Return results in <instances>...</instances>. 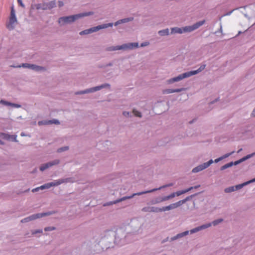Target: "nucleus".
I'll return each instance as SVG.
<instances>
[{"instance_id": "11", "label": "nucleus", "mask_w": 255, "mask_h": 255, "mask_svg": "<svg viewBox=\"0 0 255 255\" xmlns=\"http://www.w3.org/2000/svg\"><path fill=\"white\" fill-rule=\"evenodd\" d=\"M50 214H51V213H50V212L44 213H38V214H34L29 217H28L27 218H25L22 219L21 221V222L22 223L28 222L30 221L34 220L36 219H38V218H41V217L49 215Z\"/></svg>"}, {"instance_id": "25", "label": "nucleus", "mask_w": 255, "mask_h": 255, "mask_svg": "<svg viewBox=\"0 0 255 255\" xmlns=\"http://www.w3.org/2000/svg\"><path fill=\"white\" fill-rule=\"evenodd\" d=\"M158 33L161 36L168 35L169 34V29L166 28L160 30L158 31Z\"/></svg>"}, {"instance_id": "30", "label": "nucleus", "mask_w": 255, "mask_h": 255, "mask_svg": "<svg viewBox=\"0 0 255 255\" xmlns=\"http://www.w3.org/2000/svg\"><path fill=\"white\" fill-rule=\"evenodd\" d=\"M49 9H51L55 6L56 2L55 1H51L47 3Z\"/></svg>"}, {"instance_id": "22", "label": "nucleus", "mask_w": 255, "mask_h": 255, "mask_svg": "<svg viewBox=\"0 0 255 255\" xmlns=\"http://www.w3.org/2000/svg\"><path fill=\"white\" fill-rule=\"evenodd\" d=\"M133 19V17H130V18H124V19H121V20H118V21H117L115 23V25H118L119 24H121V23H122L128 22V21H132Z\"/></svg>"}, {"instance_id": "35", "label": "nucleus", "mask_w": 255, "mask_h": 255, "mask_svg": "<svg viewBox=\"0 0 255 255\" xmlns=\"http://www.w3.org/2000/svg\"><path fill=\"white\" fill-rule=\"evenodd\" d=\"M55 229V227H48L45 228L44 230H45V231H50L54 230Z\"/></svg>"}, {"instance_id": "19", "label": "nucleus", "mask_w": 255, "mask_h": 255, "mask_svg": "<svg viewBox=\"0 0 255 255\" xmlns=\"http://www.w3.org/2000/svg\"><path fill=\"white\" fill-rule=\"evenodd\" d=\"M199 187H200V185H197V186H196L195 187H190V188H188L187 189L181 190V191H177V192H176L175 193L176 196H180L182 194H183L184 193H186L191 191V190H192L194 188H198Z\"/></svg>"}, {"instance_id": "20", "label": "nucleus", "mask_w": 255, "mask_h": 255, "mask_svg": "<svg viewBox=\"0 0 255 255\" xmlns=\"http://www.w3.org/2000/svg\"><path fill=\"white\" fill-rule=\"evenodd\" d=\"M184 90H185V89H184V88L176 89H166L163 91V94H170V93H175V92H180Z\"/></svg>"}, {"instance_id": "9", "label": "nucleus", "mask_w": 255, "mask_h": 255, "mask_svg": "<svg viewBox=\"0 0 255 255\" xmlns=\"http://www.w3.org/2000/svg\"><path fill=\"white\" fill-rule=\"evenodd\" d=\"M64 181L63 180H55L54 182H52L50 183H48L46 184H45L39 187L35 188L34 189H33L32 190V192H35L38 191L39 189L43 190L45 189H48L52 186H58L62 183H63Z\"/></svg>"}, {"instance_id": "32", "label": "nucleus", "mask_w": 255, "mask_h": 255, "mask_svg": "<svg viewBox=\"0 0 255 255\" xmlns=\"http://www.w3.org/2000/svg\"><path fill=\"white\" fill-rule=\"evenodd\" d=\"M150 212H160V208L155 207H150Z\"/></svg>"}, {"instance_id": "24", "label": "nucleus", "mask_w": 255, "mask_h": 255, "mask_svg": "<svg viewBox=\"0 0 255 255\" xmlns=\"http://www.w3.org/2000/svg\"><path fill=\"white\" fill-rule=\"evenodd\" d=\"M234 152V151H233L231 153H227V154L224 155L223 156H221L218 158L216 159L215 160V162L217 163L219 161H221V160L229 157L230 155H231Z\"/></svg>"}, {"instance_id": "26", "label": "nucleus", "mask_w": 255, "mask_h": 255, "mask_svg": "<svg viewBox=\"0 0 255 255\" xmlns=\"http://www.w3.org/2000/svg\"><path fill=\"white\" fill-rule=\"evenodd\" d=\"M124 115L125 116H127L129 114H130V116H131V114L135 116V117H141V113H128V112H127V113H123Z\"/></svg>"}, {"instance_id": "42", "label": "nucleus", "mask_w": 255, "mask_h": 255, "mask_svg": "<svg viewBox=\"0 0 255 255\" xmlns=\"http://www.w3.org/2000/svg\"><path fill=\"white\" fill-rule=\"evenodd\" d=\"M168 196H169V199H170L171 198H174L176 196V194L175 193H173Z\"/></svg>"}, {"instance_id": "17", "label": "nucleus", "mask_w": 255, "mask_h": 255, "mask_svg": "<svg viewBox=\"0 0 255 255\" xmlns=\"http://www.w3.org/2000/svg\"><path fill=\"white\" fill-rule=\"evenodd\" d=\"M187 200H188V198H187L185 199L179 201L178 202H177L176 203L170 204L169 205L170 210L174 209H175V208L180 206L181 205H182V204L185 203Z\"/></svg>"}, {"instance_id": "43", "label": "nucleus", "mask_w": 255, "mask_h": 255, "mask_svg": "<svg viewBox=\"0 0 255 255\" xmlns=\"http://www.w3.org/2000/svg\"><path fill=\"white\" fill-rule=\"evenodd\" d=\"M148 44H149L148 42L142 43L141 44V47L145 46L148 45Z\"/></svg>"}, {"instance_id": "38", "label": "nucleus", "mask_w": 255, "mask_h": 255, "mask_svg": "<svg viewBox=\"0 0 255 255\" xmlns=\"http://www.w3.org/2000/svg\"><path fill=\"white\" fill-rule=\"evenodd\" d=\"M255 153H253L252 154H249V155H247L246 156H245L242 158V160L244 161V160L251 157Z\"/></svg>"}, {"instance_id": "3", "label": "nucleus", "mask_w": 255, "mask_h": 255, "mask_svg": "<svg viewBox=\"0 0 255 255\" xmlns=\"http://www.w3.org/2000/svg\"><path fill=\"white\" fill-rule=\"evenodd\" d=\"M92 12H86V13H80L78 14H75L73 15H70L68 16H64V17H61L59 18L58 22L60 24H63L65 23H70L71 22H74L76 19L84 17L85 16H88L92 14Z\"/></svg>"}, {"instance_id": "41", "label": "nucleus", "mask_w": 255, "mask_h": 255, "mask_svg": "<svg viewBox=\"0 0 255 255\" xmlns=\"http://www.w3.org/2000/svg\"><path fill=\"white\" fill-rule=\"evenodd\" d=\"M17 2L18 4L21 5L22 7H24V4L22 3V0H17Z\"/></svg>"}, {"instance_id": "14", "label": "nucleus", "mask_w": 255, "mask_h": 255, "mask_svg": "<svg viewBox=\"0 0 255 255\" xmlns=\"http://www.w3.org/2000/svg\"><path fill=\"white\" fill-rule=\"evenodd\" d=\"M213 162V160L211 159L207 162L204 163L203 164L200 165L197 167L194 168L192 170V172L194 173H196L199 171H201L207 167H208Z\"/></svg>"}, {"instance_id": "45", "label": "nucleus", "mask_w": 255, "mask_h": 255, "mask_svg": "<svg viewBox=\"0 0 255 255\" xmlns=\"http://www.w3.org/2000/svg\"><path fill=\"white\" fill-rule=\"evenodd\" d=\"M4 143L1 140H0V144H3Z\"/></svg>"}, {"instance_id": "12", "label": "nucleus", "mask_w": 255, "mask_h": 255, "mask_svg": "<svg viewBox=\"0 0 255 255\" xmlns=\"http://www.w3.org/2000/svg\"><path fill=\"white\" fill-rule=\"evenodd\" d=\"M110 86V85L109 84H103L100 86H97V87H95L94 88H92L86 90L85 91L78 92L76 94H85V93H88L94 92L100 90L101 89L104 88H106V87L109 88Z\"/></svg>"}, {"instance_id": "33", "label": "nucleus", "mask_w": 255, "mask_h": 255, "mask_svg": "<svg viewBox=\"0 0 255 255\" xmlns=\"http://www.w3.org/2000/svg\"><path fill=\"white\" fill-rule=\"evenodd\" d=\"M169 199H169V196H165L164 197H162L160 201H156L155 203H159V202H161L167 201V200H168Z\"/></svg>"}, {"instance_id": "23", "label": "nucleus", "mask_w": 255, "mask_h": 255, "mask_svg": "<svg viewBox=\"0 0 255 255\" xmlns=\"http://www.w3.org/2000/svg\"><path fill=\"white\" fill-rule=\"evenodd\" d=\"M254 181H255V178L252 180H250L248 182H245L243 184H239V185H237L235 186H234L235 187V190H239V189H241L244 185H247L248 184L250 183H251V182H253Z\"/></svg>"}, {"instance_id": "21", "label": "nucleus", "mask_w": 255, "mask_h": 255, "mask_svg": "<svg viewBox=\"0 0 255 255\" xmlns=\"http://www.w3.org/2000/svg\"><path fill=\"white\" fill-rule=\"evenodd\" d=\"M0 103H2V104H3V105H4L5 106H10V107H13V108H19V107H21V106L20 105L16 104L11 103L10 102H6V101H3V100H1Z\"/></svg>"}, {"instance_id": "46", "label": "nucleus", "mask_w": 255, "mask_h": 255, "mask_svg": "<svg viewBox=\"0 0 255 255\" xmlns=\"http://www.w3.org/2000/svg\"><path fill=\"white\" fill-rule=\"evenodd\" d=\"M252 117H255V113H252Z\"/></svg>"}, {"instance_id": "31", "label": "nucleus", "mask_w": 255, "mask_h": 255, "mask_svg": "<svg viewBox=\"0 0 255 255\" xmlns=\"http://www.w3.org/2000/svg\"><path fill=\"white\" fill-rule=\"evenodd\" d=\"M235 191V187L234 186H231L228 188H227L225 189V192L226 193H230Z\"/></svg>"}, {"instance_id": "10", "label": "nucleus", "mask_w": 255, "mask_h": 255, "mask_svg": "<svg viewBox=\"0 0 255 255\" xmlns=\"http://www.w3.org/2000/svg\"><path fill=\"white\" fill-rule=\"evenodd\" d=\"M222 221H223L222 219H218V220H215L212 223H209V224H207L206 225H203L202 226L195 228L191 230L190 231V232H191V233H196V232H198L202 229H205L210 227L212 225V224L214 226H216V225H218V224L220 223L221 222H222Z\"/></svg>"}, {"instance_id": "48", "label": "nucleus", "mask_w": 255, "mask_h": 255, "mask_svg": "<svg viewBox=\"0 0 255 255\" xmlns=\"http://www.w3.org/2000/svg\"><path fill=\"white\" fill-rule=\"evenodd\" d=\"M132 112H135V111L134 110H133V111H132Z\"/></svg>"}, {"instance_id": "29", "label": "nucleus", "mask_w": 255, "mask_h": 255, "mask_svg": "<svg viewBox=\"0 0 255 255\" xmlns=\"http://www.w3.org/2000/svg\"><path fill=\"white\" fill-rule=\"evenodd\" d=\"M37 8H41L43 10L49 9L47 3L39 4L38 5Z\"/></svg>"}, {"instance_id": "2", "label": "nucleus", "mask_w": 255, "mask_h": 255, "mask_svg": "<svg viewBox=\"0 0 255 255\" xmlns=\"http://www.w3.org/2000/svg\"><path fill=\"white\" fill-rule=\"evenodd\" d=\"M204 22H205V20L200 21H199V22L195 23L194 24H193L192 26H185V27L183 28V29L182 28H179V27L172 28L171 33L172 34H173V33H182L183 32H191V31H193V30L197 29L198 28H199L200 26L202 25L204 23Z\"/></svg>"}, {"instance_id": "7", "label": "nucleus", "mask_w": 255, "mask_h": 255, "mask_svg": "<svg viewBox=\"0 0 255 255\" xmlns=\"http://www.w3.org/2000/svg\"><path fill=\"white\" fill-rule=\"evenodd\" d=\"M113 25V23L103 24L98 25L96 27L91 28L88 29H86V30L82 31L81 32H80V35L88 34L97 31L101 29L106 28L108 27H112Z\"/></svg>"}, {"instance_id": "4", "label": "nucleus", "mask_w": 255, "mask_h": 255, "mask_svg": "<svg viewBox=\"0 0 255 255\" xmlns=\"http://www.w3.org/2000/svg\"><path fill=\"white\" fill-rule=\"evenodd\" d=\"M172 185H173V184L172 183H170V184H167V185H164V186H163L162 187H159L158 188L153 189H152V190H148V191H143V192H138V193H134V194H133L131 196H125V197H123L122 198L118 199V200H116V201H114L113 202H111V203L109 204L108 205H112L113 204H117L118 203H119V202H122L123 201L126 200L127 199H131V198H132L133 197H134L135 195H142V194H144L152 192L155 191H156L157 190H160L161 188H163L171 186Z\"/></svg>"}, {"instance_id": "40", "label": "nucleus", "mask_w": 255, "mask_h": 255, "mask_svg": "<svg viewBox=\"0 0 255 255\" xmlns=\"http://www.w3.org/2000/svg\"><path fill=\"white\" fill-rule=\"evenodd\" d=\"M244 160H242V158L241 159L239 160L235 161L234 163H233V165H237L238 164L241 163V162L243 161Z\"/></svg>"}, {"instance_id": "1", "label": "nucleus", "mask_w": 255, "mask_h": 255, "mask_svg": "<svg viewBox=\"0 0 255 255\" xmlns=\"http://www.w3.org/2000/svg\"><path fill=\"white\" fill-rule=\"evenodd\" d=\"M205 68V65H201L200 68L197 70L191 71L189 72H185L182 74L178 75V76L170 79L167 81V83L168 84H171L175 82L179 81L184 78L189 77L191 76L196 75L199 72H201Z\"/></svg>"}, {"instance_id": "39", "label": "nucleus", "mask_w": 255, "mask_h": 255, "mask_svg": "<svg viewBox=\"0 0 255 255\" xmlns=\"http://www.w3.org/2000/svg\"><path fill=\"white\" fill-rule=\"evenodd\" d=\"M42 233V231L41 230H38L33 231L32 234L34 235V234H36L37 233Z\"/></svg>"}, {"instance_id": "37", "label": "nucleus", "mask_w": 255, "mask_h": 255, "mask_svg": "<svg viewBox=\"0 0 255 255\" xmlns=\"http://www.w3.org/2000/svg\"><path fill=\"white\" fill-rule=\"evenodd\" d=\"M168 210H170L169 206L163 207L162 208H160V212L166 211Z\"/></svg>"}, {"instance_id": "8", "label": "nucleus", "mask_w": 255, "mask_h": 255, "mask_svg": "<svg viewBox=\"0 0 255 255\" xmlns=\"http://www.w3.org/2000/svg\"><path fill=\"white\" fill-rule=\"evenodd\" d=\"M64 181L63 180H55L54 182H52L50 183H48L46 184H45L39 187L35 188L34 189H33L32 190V192H35L38 191L39 189L43 190L45 189H48L52 186H58L62 183H63Z\"/></svg>"}, {"instance_id": "49", "label": "nucleus", "mask_w": 255, "mask_h": 255, "mask_svg": "<svg viewBox=\"0 0 255 255\" xmlns=\"http://www.w3.org/2000/svg\"><path fill=\"white\" fill-rule=\"evenodd\" d=\"M254 112H255V109H254Z\"/></svg>"}, {"instance_id": "5", "label": "nucleus", "mask_w": 255, "mask_h": 255, "mask_svg": "<svg viewBox=\"0 0 255 255\" xmlns=\"http://www.w3.org/2000/svg\"><path fill=\"white\" fill-rule=\"evenodd\" d=\"M17 23L18 21L16 17L15 11L13 6H12L8 21L6 23V27L8 30H11L15 28Z\"/></svg>"}, {"instance_id": "15", "label": "nucleus", "mask_w": 255, "mask_h": 255, "mask_svg": "<svg viewBox=\"0 0 255 255\" xmlns=\"http://www.w3.org/2000/svg\"><path fill=\"white\" fill-rule=\"evenodd\" d=\"M59 163V160L56 159L51 162H49L43 164L40 166V170L41 171H43L44 170L46 169L47 168H48L50 167H51L53 165L58 164Z\"/></svg>"}, {"instance_id": "16", "label": "nucleus", "mask_w": 255, "mask_h": 255, "mask_svg": "<svg viewBox=\"0 0 255 255\" xmlns=\"http://www.w3.org/2000/svg\"><path fill=\"white\" fill-rule=\"evenodd\" d=\"M0 137L7 140L16 141V135H9L7 133L1 132L0 133Z\"/></svg>"}, {"instance_id": "47", "label": "nucleus", "mask_w": 255, "mask_h": 255, "mask_svg": "<svg viewBox=\"0 0 255 255\" xmlns=\"http://www.w3.org/2000/svg\"><path fill=\"white\" fill-rule=\"evenodd\" d=\"M21 136H23V135H24V134H23V133H21Z\"/></svg>"}, {"instance_id": "36", "label": "nucleus", "mask_w": 255, "mask_h": 255, "mask_svg": "<svg viewBox=\"0 0 255 255\" xmlns=\"http://www.w3.org/2000/svg\"><path fill=\"white\" fill-rule=\"evenodd\" d=\"M68 149V146H65L64 147H62V148H59L58 150H57V151L58 152H61L62 151H65V150H66Z\"/></svg>"}, {"instance_id": "28", "label": "nucleus", "mask_w": 255, "mask_h": 255, "mask_svg": "<svg viewBox=\"0 0 255 255\" xmlns=\"http://www.w3.org/2000/svg\"><path fill=\"white\" fill-rule=\"evenodd\" d=\"M189 233V231H185V232H184L182 233H180V234H178L176 237H174L173 238V239L175 240V239H176L178 238H181V237H182L184 236H186L187 235H188Z\"/></svg>"}, {"instance_id": "27", "label": "nucleus", "mask_w": 255, "mask_h": 255, "mask_svg": "<svg viewBox=\"0 0 255 255\" xmlns=\"http://www.w3.org/2000/svg\"><path fill=\"white\" fill-rule=\"evenodd\" d=\"M233 165V162H231L230 163H227L224 165L222 166L221 168V170H224L228 168H229Z\"/></svg>"}, {"instance_id": "13", "label": "nucleus", "mask_w": 255, "mask_h": 255, "mask_svg": "<svg viewBox=\"0 0 255 255\" xmlns=\"http://www.w3.org/2000/svg\"><path fill=\"white\" fill-rule=\"evenodd\" d=\"M11 67H18V68H20V67H22L23 68H29V69L35 70V71H40V70H42L44 69V68L42 67L38 66H37V65H35L34 64H28V63H24V64H22L21 65H19L17 66H11Z\"/></svg>"}, {"instance_id": "34", "label": "nucleus", "mask_w": 255, "mask_h": 255, "mask_svg": "<svg viewBox=\"0 0 255 255\" xmlns=\"http://www.w3.org/2000/svg\"><path fill=\"white\" fill-rule=\"evenodd\" d=\"M142 211L145 212H150V207H145L142 209Z\"/></svg>"}, {"instance_id": "6", "label": "nucleus", "mask_w": 255, "mask_h": 255, "mask_svg": "<svg viewBox=\"0 0 255 255\" xmlns=\"http://www.w3.org/2000/svg\"><path fill=\"white\" fill-rule=\"evenodd\" d=\"M138 46V43H129L128 44H124L121 46L109 47L106 48V50L108 51H111L122 49H131L133 48H137Z\"/></svg>"}, {"instance_id": "44", "label": "nucleus", "mask_w": 255, "mask_h": 255, "mask_svg": "<svg viewBox=\"0 0 255 255\" xmlns=\"http://www.w3.org/2000/svg\"><path fill=\"white\" fill-rule=\"evenodd\" d=\"M58 5L59 7H61L63 5V2L61 1H58Z\"/></svg>"}, {"instance_id": "18", "label": "nucleus", "mask_w": 255, "mask_h": 255, "mask_svg": "<svg viewBox=\"0 0 255 255\" xmlns=\"http://www.w3.org/2000/svg\"><path fill=\"white\" fill-rule=\"evenodd\" d=\"M56 124L58 125L59 124V122L57 120H44L42 121H39L38 123V124L39 126L44 125H51V124Z\"/></svg>"}]
</instances>
